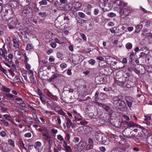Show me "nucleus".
I'll return each instance as SVG.
<instances>
[{"instance_id": "obj_1", "label": "nucleus", "mask_w": 152, "mask_h": 152, "mask_svg": "<svg viewBox=\"0 0 152 152\" xmlns=\"http://www.w3.org/2000/svg\"><path fill=\"white\" fill-rule=\"evenodd\" d=\"M112 103L116 107H118L120 110L124 111L127 110V107L125 102L123 100V97L121 96H115L112 99Z\"/></svg>"}, {"instance_id": "obj_2", "label": "nucleus", "mask_w": 152, "mask_h": 152, "mask_svg": "<svg viewBox=\"0 0 152 152\" xmlns=\"http://www.w3.org/2000/svg\"><path fill=\"white\" fill-rule=\"evenodd\" d=\"M137 129H134L133 131L130 132V135H129V137H135L138 139V141L142 140L143 138V135L141 132H138V133H136L137 131Z\"/></svg>"}, {"instance_id": "obj_3", "label": "nucleus", "mask_w": 152, "mask_h": 152, "mask_svg": "<svg viewBox=\"0 0 152 152\" xmlns=\"http://www.w3.org/2000/svg\"><path fill=\"white\" fill-rule=\"evenodd\" d=\"M64 23L63 21V18L58 17L54 21V25L58 29H61V27Z\"/></svg>"}, {"instance_id": "obj_4", "label": "nucleus", "mask_w": 152, "mask_h": 152, "mask_svg": "<svg viewBox=\"0 0 152 152\" xmlns=\"http://www.w3.org/2000/svg\"><path fill=\"white\" fill-rule=\"evenodd\" d=\"M17 19L15 18H12L8 24V27L10 29H13L17 26V25H19V23Z\"/></svg>"}, {"instance_id": "obj_5", "label": "nucleus", "mask_w": 152, "mask_h": 152, "mask_svg": "<svg viewBox=\"0 0 152 152\" xmlns=\"http://www.w3.org/2000/svg\"><path fill=\"white\" fill-rule=\"evenodd\" d=\"M83 142L80 141L79 143L74 147V150L75 152H80L84 148Z\"/></svg>"}, {"instance_id": "obj_6", "label": "nucleus", "mask_w": 152, "mask_h": 152, "mask_svg": "<svg viewBox=\"0 0 152 152\" xmlns=\"http://www.w3.org/2000/svg\"><path fill=\"white\" fill-rule=\"evenodd\" d=\"M47 68H48L47 66H42L39 69L38 74L39 77H42V76H45L47 74L46 71Z\"/></svg>"}, {"instance_id": "obj_7", "label": "nucleus", "mask_w": 152, "mask_h": 152, "mask_svg": "<svg viewBox=\"0 0 152 152\" xmlns=\"http://www.w3.org/2000/svg\"><path fill=\"white\" fill-rule=\"evenodd\" d=\"M132 11V9L130 7H127L126 8L123 9L121 10L120 12L121 14V15H124L125 16H127L131 13Z\"/></svg>"}, {"instance_id": "obj_8", "label": "nucleus", "mask_w": 152, "mask_h": 152, "mask_svg": "<svg viewBox=\"0 0 152 152\" xmlns=\"http://www.w3.org/2000/svg\"><path fill=\"white\" fill-rule=\"evenodd\" d=\"M3 57L5 60V61L10 64L12 63V60L13 59V56L12 54L10 53L8 56L4 55Z\"/></svg>"}, {"instance_id": "obj_9", "label": "nucleus", "mask_w": 152, "mask_h": 152, "mask_svg": "<svg viewBox=\"0 0 152 152\" xmlns=\"http://www.w3.org/2000/svg\"><path fill=\"white\" fill-rule=\"evenodd\" d=\"M19 35L20 36L24 42H27L29 39L27 37L25 32L23 31H20L18 33Z\"/></svg>"}, {"instance_id": "obj_10", "label": "nucleus", "mask_w": 152, "mask_h": 152, "mask_svg": "<svg viewBox=\"0 0 152 152\" xmlns=\"http://www.w3.org/2000/svg\"><path fill=\"white\" fill-rule=\"evenodd\" d=\"M104 134L100 132H96L95 134V137L96 139L99 142L102 140Z\"/></svg>"}, {"instance_id": "obj_11", "label": "nucleus", "mask_w": 152, "mask_h": 152, "mask_svg": "<svg viewBox=\"0 0 152 152\" xmlns=\"http://www.w3.org/2000/svg\"><path fill=\"white\" fill-rule=\"evenodd\" d=\"M133 101V98L131 97H128L126 99V104L129 108H130L131 107Z\"/></svg>"}, {"instance_id": "obj_12", "label": "nucleus", "mask_w": 152, "mask_h": 152, "mask_svg": "<svg viewBox=\"0 0 152 152\" xmlns=\"http://www.w3.org/2000/svg\"><path fill=\"white\" fill-rule=\"evenodd\" d=\"M15 102L18 104H19L23 107L25 106V104L24 102L22 99L20 98H18L16 99Z\"/></svg>"}, {"instance_id": "obj_13", "label": "nucleus", "mask_w": 152, "mask_h": 152, "mask_svg": "<svg viewBox=\"0 0 152 152\" xmlns=\"http://www.w3.org/2000/svg\"><path fill=\"white\" fill-rule=\"evenodd\" d=\"M146 145L147 146L149 147L152 144V137L150 136L147 137L146 140Z\"/></svg>"}, {"instance_id": "obj_14", "label": "nucleus", "mask_w": 152, "mask_h": 152, "mask_svg": "<svg viewBox=\"0 0 152 152\" xmlns=\"http://www.w3.org/2000/svg\"><path fill=\"white\" fill-rule=\"evenodd\" d=\"M65 118L66 119V126L68 128H70L71 125H72V122L71 120L68 118L67 116H65Z\"/></svg>"}, {"instance_id": "obj_15", "label": "nucleus", "mask_w": 152, "mask_h": 152, "mask_svg": "<svg viewBox=\"0 0 152 152\" xmlns=\"http://www.w3.org/2000/svg\"><path fill=\"white\" fill-rule=\"evenodd\" d=\"M141 132L143 135V138L145 137H147L150 136L148 130L142 128Z\"/></svg>"}, {"instance_id": "obj_16", "label": "nucleus", "mask_w": 152, "mask_h": 152, "mask_svg": "<svg viewBox=\"0 0 152 152\" xmlns=\"http://www.w3.org/2000/svg\"><path fill=\"white\" fill-rule=\"evenodd\" d=\"M1 16L2 19L5 21L8 20L9 19L7 12L6 11L5 13H3Z\"/></svg>"}, {"instance_id": "obj_17", "label": "nucleus", "mask_w": 152, "mask_h": 152, "mask_svg": "<svg viewBox=\"0 0 152 152\" xmlns=\"http://www.w3.org/2000/svg\"><path fill=\"white\" fill-rule=\"evenodd\" d=\"M30 81H28V82L31 83L33 84H35L36 83V80L34 76V74L31 75L30 76Z\"/></svg>"}, {"instance_id": "obj_18", "label": "nucleus", "mask_w": 152, "mask_h": 152, "mask_svg": "<svg viewBox=\"0 0 152 152\" xmlns=\"http://www.w3.org/2000/svg\"><path fill=\"white\" fill-rule=\"evenodd\" d=\"M12 41L13 42V46L15 48H18L19 45L17 39H13Z\"/></svg>"}, {"instance_id": "obj_19", "label": "nucleus", "mask_w": 152, "mask_h": 152, "mask_svg": "<svg viewBox=\"0 0 152 152\" xmlns=\"http://www.w3.org/2000/svg\"><path fill=\"white\" fill-rule=\"evenodd\" d=\"M45 92L46 94L48 96L51 98L52 99L53 97H55V96L53 95L48 90L45 89Z\"/></svg>"}, {"instance_id": "obj_20", "label": "nucleus", "mask_w": 152, "mask_h": 152, "mask_svg": "<svg viewBox=\"0 0 152 152\" xmlns=\"http://www.w3.org/2000/svg\"><path fill=\"white\" fill-rule=\"evenodd\" d=\"M7 53V51L6 49H0V55L2 57H3L4 56L6 55Z\"/></svg>"}, {"instance_id": "obj_21", "label": "nucleus", "mask_w": 152, "mask_h": 152, "mask_svg": "<svg viewBox=\"0 0 152 152\" xmlns=\"http://www.w3.org/2000/svg\"><path fill=\"white\" fill-rule=\"evenodd\" d=\"M102 140L99 142L100 143H101L102 144H105V143L107 142V138L104 135L103 137L101 139Z\"/></svg>"}, {"instance_id": "obj_22", "label": "nucleus", "mask_w": 152, "mask_h": 152, "mask_svg": "<svg viewBox=\"0 0 152 152\" xmlns=\"http://www.w3.org/2000/svg\"><path fill=\"white\" fill-rule=\"evenodd\" d=\"M142 25H137L136 26V31L138 33L142 29Z\"/></svg>"}, {"instance_id": "obj_23", "label": "nucleus", "mask_w": 152, "mask_h": 152, "mask_svg": "<svg viewBox=\"0 0 152 152\" xmlns=\"http://www.w3.org/2000/svg\"><path fill=\"white\" fill-rule=\"evenodd\" d=\"M22 74L23 75V76L25 80L26 81H28V80L27 79V73L26 71H23L22 72Z\"/></svg>"}, {"instance_id": "obj_24", "label": "nucleus", "mask_w": 152, "mask_h": 152, "mask_svg": "<svg viewBox=\"0 0 152 152\" xmlns=\"http://www.w3.org/2000/svg\"><path fill=\"white\" fill-rule=\"evenodd\" d=\"M34 46L32 44L29 43L26 46V49L27 50H30L33 49Z\"/></svg>"}, {"instance_id": "obj_25", "label": "nucleus", "mask_w": 152, "mask_h": 152, "mask_svg": "<svg viewBox=\"0 0 152 152\" xmlns=\"http://www.w3.org/2000/svg\"><path fill=\"white\" fill-rule=\"evenodd\" d=\"M71 7L69 4H66V5L63 7V10L64 11H68L70 10Z\"/></svg>"}, {"instance_id": "obj_26", "label": "nucleus", "mask_w": 152, "mask_h": 152, "mask_svg": "<svg viewBox=\"0 0 152 152\" xmlns=\"http://www.w3.org/2000/svg\"><path fill=\"white\" fill-rule=\"evenodd\" d=\"M127 126L129 127H132L135 126L136 124L132 122L129 121L127 123Z\"/></svg>"}, {"instance_id": "obj_27", "label": "nucleus", "mask_w": 152, "mask_h": 152, "mask_svg": "<svg viewBox=\"0 0 152 152\" xmlns=\"http://www.w3.org/2000/svg\"><path fill=\"white\" fill-rule=\"evenodd\" d=\"M123 28H118L117 29V30L118 31L117 32V33H116L117 35H121L123 34V32L122 31H123Z\"/></svg>"}, {"instance_id": "obj_28", "label": "nucleus", "mask_w": 152, "mask_h": 152, "mask_svg": "<svg viewBox=\"0 0 152 152\" xmlns=\"http://www.w3.org/2000/svg\"><path fill=\"white\" fill-rule=\"evenodd\" d=\"M106 98L107 96L106 94H104L102 93L100 94L99 98L100 100H103L105 99V98Z\"/></svg>"}, {"instance_id": "obj_29", "label": "nucleus", "mask_w": 152, "mask_h": 152, "mask_svg": "<svg viewBox=\"0 0 152 152\" xmlns=\"http://www.w3.org/2000/svg\"><path fill=\"white\" fill-rule=\"evenodd\" d=\"M40 99L43 104H45V96L44 95H42L41 96H39Z\"/></svg>"}, {"instance_id": "obj_30", "label": "nucleus", "mask_w": 152, "mask_h": 152, "mask_svg": "<svg viewBox=\"0 0 152 152\" xmlns=\"http://www.w3.org/2000/svg\"><path fill=\"white\" fill-rule=\"evenodd\" d=\"M102 107L104 108V109L107 112H110L111 110V109L108 106H106L105 105L103 104Z\"/></svg>"}, {"instance_id": "obj_31", "label": "nucleus", "mask_w": 152, "mask_h": 152, "mask_svg": "<svg viewBox=\"0 0 152 152\" xmlns=\"http://www.w3.org/2000/svg\"><path fill=\"white\" fill-rule=\"evenodd\" d=\"M15 57H17L19 58V59H20V52L18 50H16L15 52Z\"/></svg>"}, {"instance_id": "obj_32", "label": "nucleus", "mask_w": 152, "mask_h": 152, "mask_svg": "<svg viewBox=\"0 0 152 152\" xmlns=\"http://www.w3.org/2000/svg\"><path fill=\"white\" fill-rule=\"evenodd\" d=\"M8 142L9 144L12 147H14L15 146L14 142L11 139H9L8 140Z\"/></svg>"}, {"instance_id": "obj_33", "label": "nucleus", "mask_w": 152, "mask_h": 152, "mask_svg": "<svg viewBox=\"0 0 152 152\" xmlns=\"http://www.w3.org/2000/svg\"><path fill=\"white\" fill-rule=\"evenodd\" d=\"M77 4H78V7H77V6L76 7V6L75 7H74L75 10H76V11H78L80 9V8L82 6L81 4L80 3L77 2Z\"/></svg>"}, {"instance_id": "obj_34", "label": "nucleus", "mask_w": 152, "mask_h": 152, "mask_svg": "<svg viewBox=\"0 0 152 152\" xmlns=\"http://www.w3.org/2000/svg\"><path fill=\"white\" fill-rule=\"evenodd\" d=\"M126 47L127 49H131L132 47V45L130 43H128L126 44Z\"/></svg>"}, {"instance_id": "obj_35", "label": "nucleus", "mask_w": 152, "mask_h": 152, "mask_svg": "<svg viewBox=\"0 0 152 152\" xmlns=\"http://www.w3.org/2000/svg\"><path fill=\"white\" fill-rule=\"evenodd\" d=\"M3 91L7 92H10V89L5 86L2 87Z\"/></svg>"}, {"instance_id": "obj_36", "label": "nucleus", "mask_w": 152, "mask_h": 152, "mask_svg": "<svg viewBox=\"0 0 152 152\" xmlns=\"http://www.w3.org/2000/svg\"><path fill=\"white\" fill-rule=\"evenodd\" d=\"M122 149L120 148H117L114 150L112 152H122Z\"/></svg>"}, {"instance_id": "obj_37", "label": "nucleus", "mask_w": 152, "mask_h": 152, "mask_svg": "<svg viewBox=\"0 0 152 152\" xmlns=\"http://www.w3.org/2000/svg\"><path fill=\"white\" fill-rule=\"evenodd\" d=\"M20 80L18 76H16L13 79V81L15 82H19Z\"/></svg>"}, {"instance_id": "obj_38", "label": "nucleus", "mask_w": 152, "mask_h": 152, "mask_svg": "<svg viewBox=\"0 0 152 152\" xmlns=\"http://www.w3.org/2000/svg\"><path fill=\"white\" fill-rule=\"evenodd\" d=\"M116 15L114 13L110 12L109 13L108 15V17L110 18H113L116 16Z\"/></svg>"}, {"instance_id": "obj_39", "label": "nucleus", "mask_w": 152, "mask_h": 152, "mask_svg": "<svg viewBox=\"0 0 152 152\" xmlns=\"http://www.w3.org/2000/svg\"><path fill=\"white\" fill-rule=\"evenodd\" d=\"M34 31V28L32 27H30L28 28L27 30L26 31V32L27 33L28 32H30V31Z\"/></svg>"}, {"instance_id": "obj_40", "label": "nucleus", "mask_w": 152, "mask_h": 152, "mask_svg": "<svg viewBox=\"0 0 152 152\" xmlns=\"http://www.w3.org/2000/svg\"><path fill=\"white\" fill-rule=\"evenodd\" d=\"M47 0H42L39 2V3L40 5H45L47 4Z\"/></svg>"}, {"instance_id": "obj_41", "label": "nucleus", "mask_w": 152, "mask_h": 152, "mask_svg": "<svg viewBox=\"0 0 152 152\" xmlns=\"http://www.w3.org/2000/svg\"><path fill=\"white\" fill-rule=\"evenodd\" d=\"M3 116L4 118L10 121L11 119V117L10 115L7 114H5L3 115Z\"/></svg>"}, {"instance_id": "obj_42", "label": "nucleus", "mask_w": 152, "mask_h": 152, "mask_svg": "<svg viewBox=\"0 0 152 152\" xmlns=\"http://www.w3.org/2000/svg\"><path fill=\"white\" fill-rule=\"evenodd\" d=\"M64 148L66 151L68 152H71L72 151V149L70 146H67Z\"/></svg>"}, {"instance_id": "obj_43", "label": "nucleus", "mask_w": 152, "mask_h": 152, "mask_svg": "<svg viewBox=\"0 0 152 152\" xmlns=\"http://www.w3.org/2000/svg\"><path fill=\"white\" fill-rule=\"evenodd\" d=\"M60 66L61 69L65 68L67 66V64L64 63H62L60 64Z\"/></svg>"}, {"instance_id": "obj_44", "label": "nucleus", "mask_w": 152, "mask_h": 152, "mask_svg": "<svg viewBox=\"0 0 152 152\" xmlns=\"http://www.w3.org/2000/svg\"><path fill=\"white\" fill-rule=\"evenodd\" d=\"M24 61L25 63H27V62L29 60V59L27 56L26 53L24 54Z\"/></svg>"}, {"instance_id": "obj_45", "label": "nucleus", "mask_w": 152, "mask_h": 152, "mask_svg": "<svg viewBox=\"0 0 152 152\" xmlns=\"http://www.w3.org/2000/svg\"><path fill=\"white\" fill-rule=\"evenodd\" d=\"M93 148V145L92 144H88L87 145L86 147V149L87 150H89Z\"/></svg>"}, {"instance_id": "obj_46", "label": "nucleus", "mask_w": 152, "mask_h": 152, "mask_svg": "<svg viewBox=\"0 0 152 152\" xmlns=\"http://www.w3.org/2000/svg\"><path fill=\"white\" fill-rule=\"evenodd\" d=\"M1 121L4 124V125L6 126H8L9 125V123L5 121L4 119H1Z\"/></svg>"}, {"instance_id": "obj_47", "label": "nucleus", "mask_w": 152, "mask_h": 152, "mask_svg": "<svg viewBox=\"0 0 152 152\" xmlns=\"http://www.w3.org/2000/svg\"><path fill=\"white\" fill-rule=\"evenodd\" d=\"M22 13L23 14L25 15H24L28 14L29 13V12L28 11V10L25 9L22 11Z\"/></svg>"}, {"instance_id": "obj_48", "label": "nucleus", "mask_w": 152, "mask_h": 152, "mask_svg": "<svg viewBox=\"0 0 152 152\" xmlns=\"http://www.w3.org/2000/svg\"><path fill=\"white\" fill-rule=\"evenodd\" d=\"M99 94V92L97 91H96L95 95V100L96 101H97L99 99L98 98Z\"/></svg>"}, {"instance_id": "obj_49", "label": "nucleus", "mask_w": 152, "mask_h": 152, "mask_svg": "<svg viewBox=\"0 0 152 152\" xmlns=\"http://www.w3.org/2000/svg\"><path fill=\"white\" fill-rule=\"evenodd\" d=\"M58 114H60L61 115H64L65 113L64 112V111L61 110H58L57 111Z\"/></svg>"}, {"instance_id": "obj_50", "label": "nucleus", "mask_w": 152, "mask_h": 152, "mask_svg": "<svg viewBox=\"0 0 152 152\" xmlns=\"http://www.w3.org/2000/svg\"><path fill=\"white\" fill-rule=\"evenodd\" d=\"M78 15L79 17L82 18H83L85 16V15L82 12H79L78 13Z\"/></svg>"}, {"instance_id": "obj_51", "label": "nucleus", "mask_w": 152, "mask_h": 152, "mask_svg": "<svg viewBox=\"0 0 152 152\" xmlns=\"http://www.w3.org/2000/svg\"><path fill=\"white\" fill-rule=\"evenodd\" d=\"M39 15L42 17H43L46 15V13L45 12H39Z\"/></svg>"}, {"instance_id": "obj_52", "label": "nucleus", "mask_w": 152, "mask_h": 152, "mask_svg": "<svg viewBox=\"0 0 152 152\" xmlns=\"http://www.w3.org/2000/svg\"><path fill=\"white\" fill-rule=\"evenodd\" d=\"M89 63L92 65H94L95 63V61L93 59L89 60L88 61Z\"/></svg>"}, {"instance_id": "obj_53", "label": "nucleus", "mask_w": 152, "mask_h": 152, "mask_svg": "<svg viewBox=\"0 0 152 152\" xmlns=\"http://www.w3.org/2000/svg\"><path fill=\"white\" fill-rule=\"evenodd\" d=\"M115 3L116 4L120 7L121 2L119 0H116L115 2Z\"/></svg>"}, {"instance_id": "obj_54", "label": "nucleus", "mask_w": 152, "mask_h": 152, "mask_svg": "<svg viewBox=\"0 0 152 152\" xmlns=\"http://www.w3.org/2000/svg\"><path fill=\"white\" fill-rule=\"evenodd\" d=\"M41 143L40 142H37L35 143V148L36 149H37V146L39 147H40L41 146Z\"/></svg>"}, {"instance_id": "obj_55", "label": "nucleus", "mask_w": 152, "mask_h": 152, "mask_svg": "<svg viewBox=\"0 0 152 152\" xmlns=\"http://www.w3.org/2000/svg\"><path fill=\"white\" fill-rule=\"evenodd\" d=\"M0 135L2 137H4L6 135V133L4 131H2L0 132Z\"/></svg>"}, {"instance_id": "obj_56", "label": "nucleus", "mask_w": 152, "mask_h": 152, "mask_svg": "<svg viewBox=\"0 0 152 152\" xmlns=\"http://www.w3.org/2000/svg\"><path fill=\"white\" fill-rule=\"evenodd\" d=\"M7 108L5 107H1V110L2 112H5L7 110Z\"/></svg>"}, {"instance_id": "obj_57", "label": "nucleus", "mask_w": 152, "mask_h": 152, "mask_svg": "<svg viewBox=\"0 0 152 152\" xmlns=\"http://www.w3.org/2000/svg\"><path fill=\"white\" fill-rule=\"evenodd\" d=\"M5 96L6 97H8V98H12L13 97V95L12 94H7Z\"/></svg>"}, {"instance_id": "obj_58", "label": "nucleus", "mask_w": 152, "mask_h": 152, "mask_svg": "<svg viewBox=\"0 0 152 152\" xmlns=\"http://www.w3.org/2000/svg\"><path fill=\"white\" fill-rule=\"evenodd\" d=\"M0 70L4 74H6L7 72V71L4 68L2 67L0 68Z\"/></svg>"}, {"instance_id": "obj_59", "label": "nucleus", "mask_w": 152, "mask_h": 152, "mask_svg": "<svg viewBox=\"0 0 152 152\" xmlns=\"http://www.w3.org/2000/svg\"><path fill=\"white\" fill-rule=\"evenodd\" d=\"M57 138L58 140L61 141L63 140H64L62 137L60 135H58Z\"/></svg>"}, {"instance_id": "obj_60", "label": "nucleus", "mask_w": 152, "mask_h": 152, "mask_svg": "<svg viewBox=\"0 0 152 152\" xmlns=\"http://www.w3.org/2000/svg\"><path fill=\"white\" fill-rule=\"evenodd\" d=\"M58 151H61V145L59 144H58L56 147Z\"/></svg>"}, {"instance_id": "obj_61", "label": "nucleus", "mask_w": 152, "mask_h": 152, "mask_svg": "<svg viewBox=\"0 0 152 152\" xmlns=\"http://www.w3.org/2000/svg\"><path fill=\"white\" fill-rule=\"evenodd\" d=\"M26 64V68L27 69V70L30 69L31 68L30 65L27 63H25Z\"/></svg>"}, {"instance_id": "obj_62", "label": "nucleus", "mask_w": 152, "mask_h": 152, "mask_svg": "<svg viewBox=\"0 0 152 152\" xmlns=\"http://www.w3.org/2000/svg\"><path fill=\"white\" fill-rule=\"evenodd\" d=\"M37 93L39 96L43 95L41 90L39 89H38Z\"/></svg>"}, {"instance_id": "obj_63", "label": "nucleus", "mask_w": 152, "mask_h": 152, "mask_svg": "<svg viewBox=\"0 0 152 152\" xmlns=\"http://www.w3.org/2000/svg\"><path fill=\"white\" fill-rule=\"evenodd\" d=\"M145 36L147 37H150L152 38V34L151 33H146L145 34Z\"/></svg>"}, {"instance_id": "obj_64", "label": "nucleus", "mask_w": 152, "mask_h": 152, "mask_svg": "<svg viewBox=\"0 0 152 152\" xmlns=\"http://www.w3.org/2000/svg\"><path fill=\"white\" fill-rule=\"evenodd\" d=\"M123 76L124 78H127L129 77V73H126Z\"/></svg>"}]
</instances>
